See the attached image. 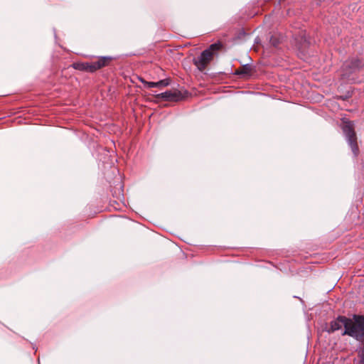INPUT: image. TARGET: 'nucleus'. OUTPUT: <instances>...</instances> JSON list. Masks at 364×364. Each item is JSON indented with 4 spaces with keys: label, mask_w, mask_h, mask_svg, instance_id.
<instances>
[{
    "label": "nucleus",
    "mask_w": 364,
    "mask_h": 364,
    "mask_svg": "<svg viewBox=\"0 0 364 364\" xmlns=\"http://www.w3.org/2000/svg\"><path fill=\"white\" fill-rule=\"evenodd\" d=\"M220 48V43L211 44L207 49L201 53L200 56L193 60L194 65L198 68L199 70H204L207 65L213 59L214 55Z\"/></svg>",
    "instance_id": "1"
},
{
    "label": "nucleus",
    "mask_w": 364,
    "mask_h": 364,
    "mask_svg": "<svg viewBox=\"0 0 364 364\" xmlns=\"http://www.w3.org/2000/svg\"><path fill=\"white\" fill-rule=\"evenodd\" d=\"M364 67V60L358 57H353L346 60L341 68V76L343 79L348 78L351 74L356 73Z\"/></svg>",
    "instance_id": "2"
},
{
    "label": "nucleus",
    "mask_w": 364,
    "mask_h": 364,
    "mask_svg": "<svg viewBox=\"0 0 364 364\" xmlns=\"http://www.w3.org/2000/svg\"><path fill=\"white\" fill-rule=\"evenodd\" d=\"M156 97L169 102H178L183 99L182 93L178 90H168L156 95Z\"/></svg>",
    "instance_id": "3"
},
{
    "label": "nucleus",
    "mask_w": 364,
    "mask_h": 364,
    "mask_svg": "<svg viewBox=\"0 0 364 364\" xmlns=\"http://www.w3.org/2000/svg\"><path fill=\"white\" fill-rule=\"evenodd\" d=\"M112 58L111 57H100L97 60L90 62L91 73H94L104 67L109 65Z\"/></svg>",
    "instance_id": "4"
},
{
    "label": "nucleus",
    "mask_w": 364,
    "mask_h": 364,
    "mask_svg": "<svg viewBox=\"0 0 364 364\" xmlns=\"http://www.w3.org/2000/svg\"><path fill=\"white\" fill-rule=\"evenodd\" d=\"M342 130L347 137V139L356 137V134L354 130L353 124L351 121H343Z\"/></svg>",
    "instance_id": "5"
},
{
    "label": "nucleus",
    "mask_w": 364,
    "mask_h": 364,
    "mask_svg": "<svg viewBox=\"0 0 364 364\" xmlns=\"http://www.w3.org/2000/svg\"><path fill=\"white\" fill-rule=\"evenodd\" d=\"M253 71L254 69L251 65L245 64L235 70L234 74L236 75H241L243 77H250L252 75Z\"/></svg>",
    "instance_id": "6"
},
{
    "label": "nucleus",
    "mask_w": 364,
    "mask_h": 364,
    "mask_svg": "<svg viewBox=\"0 0 364 364\" xmlns=\"http://www.w3.org/2000/svg\"><path fill=\"white\" fill-rule=\"evenodd\" d=\"M140 81L144 84V85L146 87L151 88V87H166L169 85V80L168 79H164L159 80L158 82H148L143 78L139 79Z\"/></svg>",
    "instance_id": "7"
},
{
    "label": "nucleus",
    "mask_w": 364,
    "mask_h": 364,
    "mask_svg": "<svg viewBox=\"0 0 364 364\" xmlns=\"http://www.w3.org/2000/svg\"><path fill=\"white\" fill-rule=\"evenodd\" d=\"M345 319H348L346 316H338V318L335 321H331V329L329 331L333 332L337 331L343 326L345 327V323H346Z\"/></svg>",
    "instance_id": "8"
},
{
    "label": "nucleus",
    "mask_w": 364,
    "mask_h": 364,
    "mask_svg": "<svg viewBox=\"0 0 364 364\" xmlns=\"http://www.w3.org/2000/svg\"><path fill=\"white\" fill-rule=\"evenodd\" d=\"M72 66L75 70L91 73L90 63L89 62L75 63Z\"/></svg>",
    "instance_id": "9"
},
{
    "label": "nucleus",
    "mask_w": 364,
    "mask_h": 364,
    "mask_svg": "<svg viewBox=\"0 0 364 364\" xmlns=\"http://www.w3.org/2000/svg\"><path fill=\"white\" fill-rule=\"evenodd\" d=\"M348 142L352 149V151L355 154V156H357L359 152V149L357 143V137L351 138L348 139Z\"/></svg>",
    "instance_id": "10"
},
{
    "label": "nucleus",
    "mask_w": 364,
    "mask_h": 364,
    "mask_svg": "<svg viewBox=\"0 0 364 364\" xmlns=\"http://www.w3.org/2000/svg\"><path fill=\"white\" fill-rule=\"evenodd\" d=\"M269 42L274 47H277L279 43V40L277 36H272Z\"/></svg>",
    "instance_id": "11"
},
{
    "label": "nucleus",
    "mask_w": 364,
    "mask_h": 364,
    "mask_svg": "<svg viewBox=\"0 0 364 364\" xmlns=\"http://www.w3.org/2000/svg\"><path fill=\"white\" fill-rule=\"evenodd\" d=\"M358 364H364V354H363L360 360H359Z\"/></svg>",
    "instance_id": "12"
},
{
    "label": "nucleus",
    "mask_w": 364,
    "mask_h": 364,
    "mask_svg": "<svg viewBox=\"0 0 364 364\" xmlns=\"http://www.w3.org/2000/svg\"><path fill=\"white\" fill-rule=\"evenodd\" d=\"M362 289H363V293H364V284L362 285Z\"/></svg>",
    "instance_id": "13"
}]
</instances>
